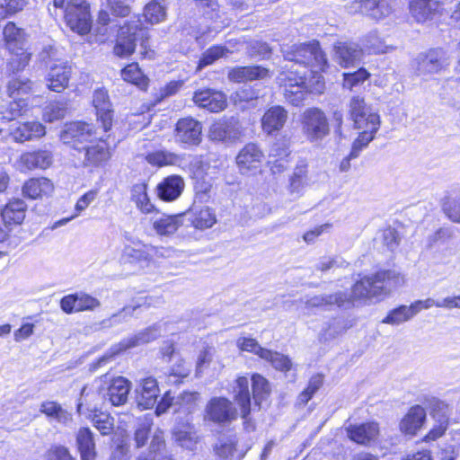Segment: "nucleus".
Wrapping results in <instances>:
<instances>
[{"label":"nucleus","instance_id":"680f3d73","mask_svg":"<svg viewBox=\"0 0 460 460\" xmlns=\"http://www.w3.org/2000/svg\"><path fill=\"white\" fill-rule=\"evenodd\" d=\"M152 420L149 418L139 419L134 434V440L137 447H142L146 445L150 429Z\"/></svg>","mask_w":460,"mask_h":460},{"label":"nucleus","instance_id":"3c124183","mask_svg":"<svg viewBox=\"0 0 460 460\" xmlns=\"http://www.w3.org/2000/svg\"><path fill=\"white\" fill-rule=\"evenodd\" d=\"M414 315L415 314L413 311H411V305H400L399 307L391 310L386 317L382 320V323L391 325H399L409 321Z\"/></svg>","mask_w":460,"mask_h":460},{"label":"nucleus","instance_id":"473e14b6","mask_svg":"<svg viewBox=\"0 0 460 460\" xmlns=\"http://www.w3.org/2000/svg\"><path fill=\"white\" fill-rule=\"evenodd\" d=\"M183 189V179L179 175H171L158 184V197L164 201H172L180 197Z\"/></svg>","mask_w":460,"mask_h":460},{"label":"nucleus","instance_id":"b1692460","mask_svg":"<svg viewBox=\"0 0 460 460\" xmlns=\"http://www.w3.org/2000/svg\"><path fill=\"white\" fill-rule=\"evenodd\" d=\"M93 104L98 122L102 124L104 132L109 131L112 126L113 111L107 92L102 89L96 90L93 93Z\"/></svg>","mask_w":460,"mask_h":460},{"label":"nucleus","instance_id":"dca6fc26","mask_svg":"<svg viewBox=\"0 0 460 460\" xmlns=\"http://www.w3.org/2000/svg\"><path fill=\"white\" fill-rule=\"evenodd\" d=\"M280 80L284 84L286 96L294 105H298L305 95V70L283 72Z\"/></svg>","mask_w":460,"mask_h":460},{"label":"nucleus","instance_id":"393cba45","mask_svg":"<svg viewBox=\"0 0 460 460\" xmlns=\"http://www.w3.org/2000/svg\"><path fill=\"white\" fill-rule=\"evenodd\" d=\"M288 111L279 105L268 109L261 118V128L267 135H275L285 126Z\"/></svg>","mask_w":460,"mask_h":460},{"label":"nucleus","instance_id":"e2e57ef3","mask_svg":"<svg viewBox=\"0 0 460 460\" xmlns=\"http://www.w3.org/2000/svg\"><path fill=\"white\" fill-rule=\"evenodd\" d=\"M323 384V376L317 374L313 376L308 383L307 387L299 394V401L303 404H306L313 395L320 389Z\"/></svg>","mask_w":460,"mask_h":460},{"label":"nucleus","instance_id":"6e6552de","mask_svg":"<svg viewBox=\"0 0 460 460\" xmlns=\"http://www.w3.org/2000/svg\"><path fill=\"white\" fill-rule=\"evenodd\" d=\"M97 138L98 133L94 127L82 121L66 124L60 134V139L64 144L72 145L73 148L78 151L77 146H87Z\"/></svg>","mask_w":460,"mask_h":460},{"label":"nucleus","instance_id":"0e129e2a","mask_svg":"<svg viewBox=\"0 0 460 460\" xmlns=\"http://www.w3.org/2000/svg\"><path fill=\"white\" fill-rule=\"evenodd\" d=\"M237 345L242 350L252 352L261 358L269 354L268 349L262 348L256 340L252 338H240L237 341Z\"/></svg>","mask_w":460,"mask_h":460},{"label":"nucleus","instance_id":"412c9836","mask_svg":"<svg viewBox=\"0 0 460 460\" xmlns=\"http://www.w3.org/2000/svg\"><path fill=\"white\" fill-rule=\"evenodd\" d=\"M72 74V66L65 61H56L49 65L48 73V87L56 93L63 92L67 86Z\"/></svg>","mask_w":460,"mask_h":460},{"label":"nucleus","instance_id":"bf43d9fd","mask_svg":"<svg viewBox=\"0 0 460 460\" xmlns=\"http://www.w3.org/2000/svg\"><path fill=\"white\" fill-rule=\"evenodd\" d=\"M229 50L223 46H213L207 49L200 58L198 65V69L213 64L218 58L224 57Z\"/></svg>","mask_w":460,"mask_h":460},{"label":"nucleus","instance_id":"774afa93","mask_svg":"<svg viewBox=\"0 0 460 460\" xmlns=\"http://www.w3.org/2000/svg\"><path fill=\"white\" fill-rule=\"evenodd\" d=\"M49 460H75L67 447L60 445L52 446L48 451Z\"/></svg>","mask_w":460,"mask_h":460},{"label":"nucleus","instance_id":"603ef678","mask_svg":"<svg viewBox=\"0 0 460 460\" xmlns=\"http://www.w3.org/2000/svg\"><path fill=\"white\" fill-rule=\"evenodd\" d=\"M264 360L270 363V365L278 371L287 373L292 370L293 363L291 359L279 352L269 349V354L264 355Z\"/></svg>","mask_w":460,"mask_h":460},{"label":"nucleus","instance_id":"f3484780","mask_svg":"<svg viewBox=\"0 0 460 460\" xmlns=\"http://www.w3.org/2000/svg\"><path fill=\"white\" fill-rule=\"evenodd\" d=\"M234 401L241 409V417L243 419L244 429L250 432L254 430L255 425L249 418L251 413V394L249 391V380L246 376H239L234 386Z\"/></svg>","mask_w":460,"mask_h":460},{"label":"nucleus","instance_id":"864d4df0","mask_svg":"<svg viewBox=\"0 0 460 460\" xmlns=\"http://www.w3.org/2000/svg\"><path fill=\"white\" fill-rule=\"evenodd\" d=\"M66 111L67 105L66 102H52L45 107L43 118L48 122H54L63 119L66 114Z\"/></svg>","mask_w":460,"mask_h":460},{"label":"nucleus","instance_id":"8fccbe9b","mask_svg":"<svg viewBox=\"0 0 460 460\" xmlns=\"http://www.w3.org/2000/svg\"><path fill=\"white\" fill-rule=\"evenodd\" d=\"M7 106H3L0 111L1 119L5 120H13L22 114L28 106L27 98H13Z\"/></svg>","mask_w":460,"mask_h":460},{"label":"nucleus","instance_id":"338daca9","mask_svg":"<svg viewBox=\"0 0 460 460\" xmlns=\"http://www.w3.org/2000/svg\"><path fill=\"white\" fill-rule=\"evenodd\" d=\"M442 208L447 217L455 223H460V201L447 198L442 205Z\"/></svg>","mask_w":460,"mask_h":460},{"label":"nucleus","instance_id":"a18cd8bd","mask_svg":"<svg viewBox=\"0 0 460 460\" xmlns=\"http://www.w3.org/2000/svg\"><path fill=\"white\" fill-rule=\"evenodd\" d=\"M146 160L152 165L163 167L166 165L178 164L181 162L182 158L177 154L166 150H158L147 154Z\"/></svg>","mask_w":460,"mask_h":460},{"label":"nucleus","instance_id":"1a4fd4ad","mask_svg":"<svg viewBox=\"0 0 460 460\" xmlns=\"http://www.w3.org/2000/svg\"><path fill=\"white\" fill-rule=\"evenodd\" d=\"M237 416L236 408L225 397H213L205 407L204 420L217 424L231 422Z\"/></svg>","mask_w":460,"mask_h":460},{"label":"nucleus","instance_id":"2eb2a0df","mask_svg":"<svg viewBox=\"0 0 460 460\" xmlns=\"http://www.w3.org/2000/svg\"><path fill=\"white\" fill-rule=\"evenodd\" d=\"M202 125L190 117L180 119L174 128L176 143L187 146H198L201 142Z\"/></svg>","mask_w":460,"mask_h":460},{"label":"nucleus","instance_id":"4be33fe9","mask_svg":"<svg viewBox=\"0 0 460 460\" xmlns=\"http://www.w3.org/2000/svg\"><path fill=\"white\" fill-rule=\"evenodd\" d=\"M137 406L142 409H151L156 402L160 389L156 379L146 377L140 381L135 390Z\"/></svg>","mask_w":460,"mask_h":460},{"label":"nucleus","instance_id":"49530a36","mask_svg":"<svg viewBox=\"0 0 460 460\" xmlns=\"http://www.w3.org/2000/svg\"><path fill=\"white\" fill-rule=\"evenodd\" d=\"M184 216H188V220L197 229H207L216 223V217L208 208Z\"/></svg>","mask_w":460,"mask_h":460},{"label":"nucleus","instance_id":"a878e982","mask_svg":"<svg viewBox=\"0 0 460 460\" xmlns=\"http://www.w3.org/2000/svg\"><path fill=\"white\" fill-rule=\"evenodd\" d=\"M347 435L352 441L360 445H367L376 441L379 435V426L376 422H367L359 425L350 424L346 428Z\"/></svg>","mask_w":460,"mask_h":460},{"label":"nucleus","instance_id":"c756f323","mask_svg":"<svg viewBox=\"0 0 460 460\" xmlns=\"http://www.w3.org/2000/svg\"><path fill=\"white\" fill-rule=\"evenodd\" d=\"M50 151L38 150L27 152L21 155L19 163L22 170L46 169L52 164Z\"/></svg>","mask_w":460,"mask_h":460},{"label":"nucleus","instance_id":"6e6d98bb","mask_svg":"<svg viewBox=\"0 0 460 460\" xmlns=\"http://www.w3.org/2000/svg\"><path fill=\"white\" fill-rule=\"evenodd\" d=\"M13 57L7 63V71L12 74H16L23 70L28 66L31 54L27 50H20L17 53H12Z\"/></svg>","mask_w":460,"mask_h":460},{"label":"nucleus","instance_id":"5fc2aeb1","mask_svg":"<svg viewBox=\"0 0 460 460\" xmlns=\"http://www.w3.org/2000/svg\"><path fill=\"white\" fill-rule=\"evenodd\" d=\"M344 331L345 326L343 324V321L338 318H333L327 323V327L321 331L319 340L324 342L329 341L338 337Z\"/></svg>","mask_w":460,"mask_h":460},{"label":"nucleus","instance_id":"9d476101","mask_svg":"<svg viewBox=\"0 0 460 460\" xmlns=\"http://www.w3.org/2000/svg\"><path fill=\"white\" fill-rule=\"evenodd\" d=\"M79 152H84L83 164L84 167L92 169L101 168L106 165L111 157V153L108 144L98 137L87 146H77Z\"/></svg>","mask_w":460,"mask_h":460},{"label":"nucleus","instance_id":"72a5a7b5","mask_svg":"<svg viewBox=\"0 0 460 460\" xmlns=\"http://www.w3.org/2000/svg\"><path fill=\"white\" fill-rule=\"evenodd\" d=\"M437 0H411L410 13L418 22L432 20L438 12Z\"/></svg>","mask_w":460,"mask_h":460},{"label":"nucleus","instance_id":"de8ad7c7","mask_svg":"<svg viewBox=\"0 0 460 460\" xmlns=\"http://www.w3.org/2000/svg\"><path fill=\"white\" fill-rule=\"evenodd\" d=\"M40 411L63 424L72 421V415L55 402H42Z\"/></svg>","mask_w":460,"mask_h":460},{"label":"nucleus","instance_id":"4468645a","mask_svg":"<svg viewBox=\"0 0 460 460\" xmlns=\"http://www.w3.org/2000/svg\"><path fill=\"white\" fill-rule=\"evenodd\" d=\"M105 402V395L101 384L93 386H84L76 404V411L79 415L91 417L93 412L102 410Z\"/></svg>","mask_w":460,"mask_h":460},{"label":"nucleus","instance_id":"7ed1b4c3","mask_svg":"<svg viewBox=\"0 0 460 460\" xmlns=\"http://www.w3.org/2000/svg\"><path fill=\"white\" fill-rule=\"evenodd\" d=\"M284 59L291 63L285 66L287 69H292L294 66L305 70L311 67L314 70L324 71L328 66L327 58L323 51L320 48L318 41H311L308 43L295 44L282 50Z\"/></svg>","mask_w":460,"mask_h":460},{"label":"nucleus","instance_id":"cd10ccee","mask_svg":"<svg viewBox=\"0 0 460 460\" xmlns=\"http://www.w3.org/2000/svg\"><path fill=\"white\" fill-rule=\"evenodd\" d=\"M4 43L10 53H17L20 50H27V34L22 28L9 22L3 31Z\"/></svg>","mask_w":460,"mask_h":460},{"label":"nucleus","instance_id":"2f4dec72","mask_svg":"<svg viewBox=\"0 0 460 460\" xmlns=\"http://www.w3.org/2000/svg\"><path fill=\"white\" fill-rule=\"evenodd\" d=\"M269 76V69L261 66H237L228 72V79L234 83L264 79Z\"/></svg>","mask_w":460,"mask_h":460},{"label":"nucleus","instance_id":"a211bd4d","mask_svg":"<svg viewBox=\"0 0 460 460\" xmlns=\"http://www.w3.org/2000/svg\"><path fill=\"white\" fill-rule=\"evenodd\" d=\"M264 159V153L256 143L246 144L236 155V164L242 174L258 170Z\"/></svg>","mask_w":460,"mask_h":460},{"label":"nucleus","instance_id":"c9c22d12","mask_svg":"<svg viewBox=\"0 0 460 460\" xmlns=\"http://www.w3.org/2000/svg\"><path fill=\"white\" fill-rule=\"evenodd\" d=\"M53 184L50 180L41 178H31L22 187V194L31 199L48 196L53 191Z\"/></svg>","mask_w":460,"mask_h":460},{"label":"nucleus","instance_id":"79ce46f5","mask_svg":"<svg viewBox=\"0 0 460 460\" xmlns=\"http://www.w3.org/2000/svg\"><path fill=\"white\" fill-rule=\"evenodd\" d=\"M252 389L254 404L260 409L261 402L270 394V385L265 377L259 374H254L252 376Z\"/></svg>","mask_w":460,"mask_h":460},{"label":"nucleus","instance_id":"4c0bfd02","mask_svg":"<svg viewBox=\"0 0 460 460\" xmlns=\"http://www.w3.org/2000/svg\"><path fill=\"white\" fill-rule=\"evenodd\" d=\"M183 215H161L155 218L153 227L159 235H171L183 224Z\"/></svg>","mask_w":460,"mask_h":460},{"label":"nucleus","instance_id":"9b49d317","mask_svg":"<svg viewBox=\"0 0 460 460\" xmlns=\"http://www.w3.org/2000/svg\"><path fill=\"white\" fill-rule=\"evenodd\" d=\"M416 72L419 75L434 74L449 66V56L443 49H433L420 53L415 59Z\"/></svg>","mask_w":460,"mask_h":460},{"label":"nucleus","instance_id":"0eeeda50","mask_svg":"<svg viewBox=\"0 0 460 460\" xmlns=\"http://www.w3.org/2000/svg\"><path fill=\"white\" fill-rule=\"evenodd\" d=\"M64 19L71 31L80 34H87L92 28L90 5L85 0H70V6Z\"/></svg>","mask_w":460,"mask_h":460},{"label":"nucleus","instance_id":"20e7f679","mask_svg":"<svg viewBox=\"0 0 460 460\" xmlns=\"http://www.w3.org/2000/svg\"><path fill=\"white\" fill-rule=\"evenodd\" d=\"M148 31L137 17L119 27L117 34L113 53L119 58H127L134 53L137 42L140 41L143 49H146Z\"/></svg>","mask_w":460,"mask_h":460},{"label":"nucleus","instance_id":"423d86ee","mask_svg":"<svg viewBox=\"0 0 460 460\" xmlns=\"http://www.w3.org/2000/svg\"><path fill=\"white\" fill-rule=\"evenodd\" d=\"M159 336L160 331L156 326L148 327L144 331L135 334L134 336L123 339L119 343L111 346L110 349L93 365V367L94 369L101 367L102 366L109 362L116 355L128 349L135 348L148 343L152 341H155Z\"/></svg>","mask_w":460,"mask_h":460},{"label":"nucleus","instance_id":"052dcab7","mask_svg":"<svg viewBox=\"0 0 460 460\" xmlns=\"http://www.w3.org/2000/svg\"><path fill=\"white\" fill-rule=\"evenodd\" d=\"M343 123V111L338 107L333 108L331 113L330 128L332 127L333 136L337 143H341L345 138V135L342 128Z\"/></svg>","mask_w":460,"mask_h":460},{"label":"nucleus","instance_id":"f257e3e1","mask_svg":"<svg viewBox=\"0 0 460 460\" xmlns=\"http://www.w3.org/2000/svg\"><path fill=\"white\" fill-rule=\"evenodd\" d=\"M403 284L404 277L401 273L395 270L378 271L357 281L352 288L350 296L342 291L314 296L305 302V307L306 309H331L336 305L339 308L347 309L358 300L380 299Z\"/></svg>","mask_w":460,"mask_h":460},{"label":"nucleus","instance_id":"e433bc0d","mask_svg":"<svg viewBox=\"0 0 460 460\" xmlns=\"http://www.w3.org/2000/svg\"><path fill=\"white\" fill-rule=\"evenodd\" d=\"M76 445L81 455V460H94L96 456L93 433L89 428L79 429L76 434Z\"/></svg>","mask_w":460,"mask_h":460},{"label":"nucleus","instance_id":"37998d69","mask_svg":"<svg viewBox=\"0 0 460 460\" xmlns=\"http://www.w3.org/2000/svg\"><path fill=\"white\" fill-rule=\"evenodd\" d=\"M7 93L11 98H24L32 88V82L24 76H13L7 83Z\"/></svg>","mask_w":460,"mask_h":460},{"label":"nucleus","instance_id":"ea45409f","mask_svg":"<svg viewBox=\"0 0 460 460\" xmlns=\"http://www.w3.org/2000/svg\"><path fill=\"white\" fill-rule=\"evenodd\" d=\"M307 165L305 163L297 164L289 179V192L295 198L300 197L305 187L308 184Z\"/></svg>","mask_w":460,"mask_h":460},{"label":"nucleus","instance_id":"5701e85b","mask_svg":"<svg viewBox=\"0 0 460 460\" xmlns=\"http://www.w3.org/2000/svg\"><path fill=\"white\" fill-rule=\"evenodd\" d=\"M194 102L211 112H219L226 107V96L222 92L212 89H203L195 92Z\"/></svg>","mask_w":460,"mask_h":460},{"label":"nucleus","instance_id":"c03bdc74","mask_svg":"<svg viewBox=\"0 0 460 460\" xmlns=\"http://www.w3.org/2000/svg\"><path fill=\"white\" fill-rule=\"evenodd\" d=\"M122 78L141 90H146L148 78L144 75L137 63H131L121 70Z\"/></svg>","mask_w":460,"mask_h":460},{"label":"nucleus","instance_id":"a19ab883","mask_svg":"<svg viewBox=\"0 0 460 460\" xmlns=\"http://www.w3.org/2000/svg\"><path fill=\"white\" fill-rule=\"evenodd\" d=\"M166 4L164 0H153L144 9V17L150 24L164 22L166 18Z\"/></svg>","mask_w":460,"mask_h":460},{"label":"nucleus","instance_id":"f704fd0d","mask_svg":"<svg viewBox=\"0 0 460 460\" xmlns=\"http://www.w3.org/2000/svg\"><path fill=\"white\" fill-rule=\"evenodd\" d=\"M46 134L45 127L37 121L25 122L13 128L10 135L15 142L23 143Z\"/></svg>","mask_w":460,"mask_h":460},{"label":"nucleus","instance_id":"39448f33","mask_svg":"<svg viewBox=\"0 0 460 460\" xmlns=\"http://www.w3.org/2000/svg\"><path fill=\"white\" fill-rule=\"evenodd\" d=\"M302 131L311 143L323 141L331 132L329 119L320 108L306 109L302 115Z\"/></svg>","mask_w":460,"mask_h":460},{"label":"nucleus","instance_id":"4d7b16f0","mask_svg":"<svg viewBox=\"0 0 460 460\" xmlns=\"http://www.w3.org/2000/svg\"><path fill=\"white\" fill-rule=\"evenodd\" d=\"M140 305L124 306L119 312L113 314L107 319L102 320L100 324L102 328H111L125 323L132 315L133 312Z\"/></svg>","mask_w":460,"mask_h":460},{"label":"nucleus","instance_id":"c85d7f7f","mask_svg":"<svg viewBox=\"0 0 460 460\" xmlns=\"http://www.w3.org/2000/svg\"><path fill=\"white\" fill-rule=\"evenodd\" d=\"M237 438L234 435L223 436L214 447V451L219 460H242L244 452L237 448Z\"/></svg>","mask_w":460,"mask_h":460},{"label":"nucleus","instance_id":"7c9ffc66","mask_svg":"<svg viewBox=\"0 0 460 460\" xmlns=\"http://www.w3.org/2000/svg\"><path fill=\"white\" fill-rule=\"evenodd\" d=\"M426 411L420 405L412 406L400 422V429L405 435L413 436L422 427Z\"/></svg>","mask_w":460,"mask_h":460},{"label":"nucleus","instance_id":"f8f14e48","mask_svg":"<svg viewBox=\"0 0 460 460\" xmlns=\"http://www.w3.org/2000/svg\"><path fill=\"white\" fill-rule=\"evenodd\" d=\"M100 383L105 395L113 406H121L128 402V394L131 389V383L123 376H118L108 381V376H103Z\"/></svg>","mask_w":460,"mask_h":460},{"label":"nucleus","instance_id":"13d9d810","mask_svg":"<svg viewBox=\"0 0 460 460\" xmlns=\"http://www.w3.org/2000/svg\"><path fill=\"white\" fill-rule=\"evenodd\" d=\"M93 426L102 435H107L112 430L113 419L107 413L102 412L101 410L98 412H93L91 417Z\"/></svg>","mask_w":460,"mask_h":460},{"label":"nucleus","instance_id":"58836bf2","mask_svg":"<svg viewBox=\"0 0 460 460\" xmlns=\"http://www.w3.org/2000/svg\"><path fill=\"white\" fill-rule=\"evenodd\" d=\"M26 204L22 199H16L11 200L2 210L1 216L5 225H20L24 217Z\"/></svg>","mask_w":460,"mask_h":460},{"label":"nucleus","instance_id":"09e8293b","mask_svg":"<svg viewBox=\"0 0 460 460\" xmlns=\"http://www.w3.org/2000/svg\"><path fill=\"white\" fill-rule=\"evenodd\" d=\"M433 418L435 419L437 424L425 436L424 439L426 441L436 440L437 438L442 437L448 426V416L444 410H434Z\"/></svg>","mask_w":460,"mask_h":460},{"label":"nucleus","instance_id":"69168bd1","mask_svg":"<svg viewBox=\"0 0 460 460\" xmlns=\"http://www.w3.org/2000/svg\"><path fill=\"white\" fill-rule=\"evenodd\" d=\"M175 440L181 445V447L193 450L198 442V436L196 432L192 430L179 429L174 432Z\"/></svg>","mask_w":460,"mask_h":460},{"label":"nucleus","instance_id":"aec40b11","mask_svg":"<svg viewBox=\"0 0 460 460\" xmlns=\"http://www.w3.org/2000/svg\"><path fill=\"white\" fill-rule=\"evenodd\" d=\"M349 10L375 20L384 19L392 13L389 0H355L350 4Z\"/></svg>","mask_w":460,"mask_h":460},{"label":"nucleus","instance_id":"6ab92c4d","mask_svg":"<svg viewBox=\"0 0 460 460\" xmlns=\"http://www.w3.org/2000/svg\"><path fill=\"white\" fill-rule=\"evenodd\" d=\"M100 306L101 302L96 297L84 292L69 294L60 300V307L67 314L75 312L93 311Z\"/></svg>","mask_w":460,"mask_h":460},{"label":"nucleus","instance_id":"ddd939ff","mask_svg":"<svg viewBox=\"0 0 460 460\" xmlns=\"http://www.w3.org/2000/svg\"><path fill=\"white\" fill-rule=\"evenodd\" d=\"M242 135V127L236 118L231 117L214 122L209 128L208 136L212 141L232 144Z\"/></svg>","mask_w":460,"mask_h":460},{"label":"nucleus","instance_id":"bb28decb","mask_svg":"<svg viewBox=\"0 0 460 460\" xmlns=\"http://www.w3.org/2000/svg\"><path fill=\"white\" fill-rule=\"evenodd\" d=\"M334 50L335 58L344 67L358 65L363 56L361 48L354 42H339Z\"/></svg>","mask_w":460,"mask_h":460},{"label":"nucleus","instance_id":"f03ea898","mask_svg":"<svg viewBox=\"0 0 460 460\" xmlns=\"http://www.w3.org/2000/svg\"><path fill=\"white\" fill-rule=\"evenodd\" d=\"M349 112L354 128L362 130L353 141L350 150V157H358L360 153L374 140L380 128V118L377 113L372 112L367 107L364 99L359 96L350 99Z\"/></svg>","mask_w":460,"mask_h":460}]
</instances>
